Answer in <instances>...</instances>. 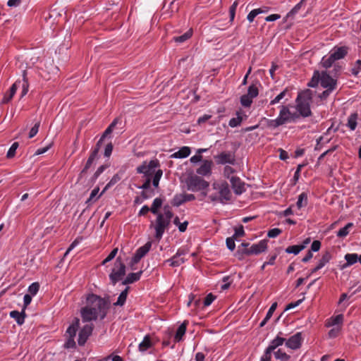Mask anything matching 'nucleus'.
Masks as SVG:
<instances>
[{"label":"nucleus","mask_w":361,"mask_h":361,"mask_svg":"<svg viewBox=\"0 0 361 361\" xmlns=\"http://www.w3.org/2000/svg\"><path fill=\"white\" fill-rule=\"evenodd\" d=\"M237 117L231 118L229 121V126L232 128L239 126L243 119V118L240 116V114H237Z\"/></svg>","instance_id":"45"},{"label":"nucleus","mask_w":361,"mask_h":361,"mask_svg":"<svg viewBox=\"0 0 361 361\" xmlns=\"http://www.w3.org/2000/svg\"><path fill=\"white\" fill-rule=\"evenodd\" d=\"M160 166L158 159H152L150 161H143L142 164L137 167L136 171L137 173L143 174L144 178H152L158 171Z\"/></svg>","instance_id":"6"},{"label":"nucleus","mask_w":361,"mask_h":361,"mask_svg":"<svg viewBox=\"0 0 361 361\" xmlns=\"http://www.w3.org/2000/svg\"><path fill=\"white\" fill-rule=\"evenodd\" d=\"M310 115V114H279L277 118L270 121L269 126L273 128H276L283 124L296 123L301 118H305Z\"/></svg>","instance_id":"7"},{"label":"nucleus","mask_w":361,"mask_h":361,"mask_svg":"<svg viewBox=\"0 0 361 361\" xmlns=\"http://www.w3.org/2000/svg\"><path fill=\"white\" fill-rule=\"evenodd\" d=\"M118 252V248L116 247L111 250V252L109 253V255L103 260L102 262V264L104 265L107 262L111 261L116 255Z\"/></svg>","instance_id":"47"},{"label":"nucleus","mask_w":361,"mask_h":361,"mask_svg":"<svg viewBox=\"0 0 361 361\" xmlns=\"http://www.w3.org/2000/svg\"><path fill=\"white\" fill-rule=\"evenodd\" d=\"M267 249V241L265 240H262L257 243L252 244L250 247L245 248L243 253L247 255H259L262 252H264Z\"/></svg>","instance_id":"9"},{"label":"nucleus","mask_w":361,"mask_h":361,"mask_svg":"<svg viewBox=\"0 0 361 361\" xmlns=\"http://www.w3.org/2000/svg\"><path fill=\"white\" fill-rule=\"evenodd\" d=\"M173 214L171 211V208L169 205H166L164 207V214H158L156 221V234L155 238L158 240L161 239L163 233H164L165 228L170 224L171 219L173 217Z\"/></svg>","instance_id":"2"},{"label":"nucleus","mask_w":361,"mask_h":361,"mask_svg":"<svg viewBox=\"0 0 361 361\" xmlns=\"http://www.w3.org/2000/svg\"><path fill=\"white\" fill-rule=\"evenodd\" d=\"M281 233V230L277 228H272L268 231L267 235L269 238H276Z\"/></svg>","instance_id":"56"},{"label":"nucleus","mask_w":361,"mask_h":361,"mask_svg":"<svg viewBox=\"0 0 361 361\" xmlns=\"http://www.w3.org/2000/svg\"><path fill=\"white\" fill-rule=\"evenodd\" d=\"M94 329L92 324L85 325L79 331L78 343L82 346L85 344L88 338L92 335Z\"/></svg>","instance_id":"10"},{"label":"nucleus","mask_w":361,"mask_h":361,"mask_svg":"<svg viewBox=\"0 0 361 361\" xmlns=\"http://www.w3.org/2000/svg\"><path fill=\"white\" fill-rule=\"evenodd\" d=\"M187 98L190 99L191 102H196L199 100L200 97L192 90H189L187 93Z\"/></svg>","instance_id":"50"},{"label":"nucleus","mask_w":361,"mask_h":361,"mask_svg":"<svg viewBox=\"0 0 361 361\" xmlns=\"http://www.w3.org/2000/svg\"><path fill=\"white\" fill-rule=\"evenodd\" d=\"M216 161L218 164H234L235 162L234 154L229 152H224L215 157Z\"/></svg>","instance_id":"12"},{"label":"nucleus","mask_w":361,"mask_h":361,"mask_svg":"<svg viewBox=\"0 0 361 361\" xmlns=\"http://www.w3.org/2000/svg\"><path fill=\"white\" fill-rule=\"evenodd\" d=\"M27 71L25 70L23 72V85H22V92H21V97L25 96L29 88V83L28 80L26 77Z\"/></svg>","instance_id":"34"},{"label":"nucleus","mask_w":361,"mask_h":361,"mask_svg":"<svg viewBox=\"0 0 361 361\" xmlns=\"http://www.w3.org/2000/svg\"><path fill=\"white\" fill-rule=\"evenodd\" d=\"M20 83V81H16L15 83L12 85L8 92H7L2 99L1 103L2 104H7L8 103L11 99L13 98V95L16 94V90L18 88V84Z\"/></svg>","instance_id":"20"},{"label":"nucleus","mask_w":361,"mask_h":361,"mask_svg":"<svg viewBox=\"0 0 361 361\" xmlns=\"http://www.w3.org/2000/svg\"><path fill=\"white\" fill-rule=\"evenodd\" d=\"M152 347V342L149 336H145L143 341L139 345L140 351L144 352Z\"/></svg>","instance_id":"28"},{"label":"nucleus","mask_w":361,"mask_h":361,"mask_svg":"<svg viewBox=\"0 0 361 361\" xmlns=\"http://www.w3.org/2000/svg\"><path fill=\"white\" fill-rule=\"evenodd\" d=\"M39 126H40V121H38L35 123L34 126L30 129V131L29 133L30 138L33 137L37 133Z\"/></svg>","instance_id":"51"},{"label":"nucleus","mask_w":361,"mask_h":361,"mask_svg":"<svg viewBox=\"0 0 361 361\" xmlns=\"http://www.w3.org/2000/svg\"><path fill=\"white\" fill-rule=\"evenodd\" d=\"M290 98V92L288 88L284 89L279 94H277L274 99L270 101V105H274L276 104H285Z\"/></svg>","instance_id":"14"},{"label":"nucleus","mask_w":361,"mask_h":361,"mask_svg":"<svg viewBox=\"0 0 361 361\" xmlns=\"http://www.w3.org/2000/svg\"><path fill=\"white\" fill-rule=\"evenodd\" d=\"M230 182L231 183L232 188L236 195H240L244 192V183L238 177L231 176L230 178Z\"/></svg>","instance_id":"16"},{"label":"nucleus","mask_w":361,"mask_h":361,"mask_svg":"<svg viewBox=\"0 0 361 361\" xmlns=\"http://www.w3.org/2000/svg\"><path fill=\"white\" fill-rule=\"evenodd\" d=\"M163 200L161 198H155L153 201L152 207H150V212L154 214L158 215V209L161 207Z\"/></svg>","instance_id":"29"},{"label":"nucleus","mask_w":361,"mask_h":361,"mask_svg":"<svg viewBox=\"0 0 361 361\" xmlns=\"http://www.w3.org/2000/svg\"><path fill=\"white\" fill-rule=\"evenodd\" d=\"M121 180V177L118 174H115L110 181L106 184L102 192H101V195L104 193L109 188H110L111 186L115 185L116 183H118Z\"/></svg>","instance_id":"37"},{"label":"nucleus","mask_w":361,"mask_h":361,"mask_svg":"<svg viewBox=\"0 0 361 361\" xmlns=\"http://www.w3.org/2000/svg\"><path fill=\"white\" fill-rule=\"evenodd\" d=\"M314 78L319 80L321 86L326 89V92H332L335 90L337 80L333 78L326 71H314Z\"/></svg>","instance_id":"5"},{"label":"nucleus","mask_w":361,"mask_h":361,"mask_svg":"<svg viewBox=\"0 0 361 361\" xmlns=\"http://www.w3.org/2000/svg\"><path fill=\"white\" fill-rule=\"evenodd\" d=\"M126 267L125 264L121 261L120 257H118L114 262V267L111 273L109 274V279L113 285H115L126 275Z\"/></svg>","instance_id":"8"},{"label":"nucleus","mask_w":361,"mask_h":361,"mask_svg":"<svg viewBox=\"0 0 361 361\" xmlns=\"http://www.w3.org/2000/svg\"><path fill=\"white\" fill-rule=\"evenodd\" d=\"M39 288V284L37 282L32 283L28 288V291L32 295L37 294Z\"/></svg>","instance_id":"48"},{"label":"nucleus","mask_w":361,"mask_h":361,"mask_svg":"<svg viewBox=\"0 0 361 361\" xmlns=\"http://www.w3.org/2000/svg\"><path fill=\"white\" fill-rule=\"evenodd\" d=\"M353 226L354 224L353 223L347 224L344 227L340 228L337 231L336 236L341 238L346 237L350 233V231L353 228Z\"/></svg>","instance_id":"25"},{"label":"nucleus","mask_w":361,"mask_h":361,"mask_svg":"<svg viewBox=\"0 0 361 361\" xmlns=\"http://www.w3.org/2000/svg\"><path fill=\"white\" fill-rule=\"evenodd\" d=\"M154 195V190H152V189H149V190H143L141 192V197L144 200L149 199V198L152 197Z\"/></svg>","instance_id":"53"},{"label":"nucleus","mask_w":361,"mask_h":361,"mask_svg":"<svg viewBox=\"0 0 361 361\" xmlns=\"http://www.w3.org/2000/svg\"><path fill=\"white\" fill-rule=\"evenodd\" d=\"M302 250H304V245H295L288 246V247H286L285 251L288 254H294L295 255H296L299 254V252Z\"/></svg>","instance_id":"33"},{"label":"nucleus","mask_w":361,"mask_h":361,"mask_svg":"<svg viewBox=\"0 0 361 361\" xmlns=\"http://www.w3.org/2000/svg\"><path fill=\"white\" fill-rule=\"evenodd\" d=\"M151 246L152 243L149 241L143 246L139 247L135 253L142 258L149 251Z\"/></svg>","instance_id":"31"},{"label":"nucleus","mask_w":361,"mask_h":361,"mask_svg":"<svg viewBox=\"0 0 361 361\" xmlns=\"http://www.w3.org/2000/svg\"><path fill=\"white\" fill-rule=\"evenodd\" d=\"M274 357L276 359L279 360L280 361H288L290 358V355L286 354L285 352L279 349L277 351L274 352Z\"/></svg>","instance_id":"35"},{"label":"nucleus","mask_w":361,"mask_h":361,"mask_svg":"<svg viewBox=\"0 0 361 361\" xmlns=\"http://www.w3.org/2000/svg\"><path fill=\"white\" fill-rule=\"evenodd\" d=\"M107 168L106 165H102L100 166L97 171H95L94 174L93 175V178L97 179L102 173Z\"/></svg>","instance_id":"64"},{"label":"nucleus","mask_w":361,"mask_h":361,"mask_svg":"<svg viewBox=\"0 0 361 361\" xmlns=\"http://www.w3.org/2000/svg\"><path fill=\"white\" fill-rule=\"evenodd\" d=\"M109 298H102L94 294L89 295L87 298V305L80 310L82 321L87 322L96 320L99 316L100 319H104L109 308Z\"/></svg>","instance_id":"1"},{"label":"nucleus","mask_w":361,"mask_h":361,"mask_svg":"<svg viewBox=\"0 0 361 361\" xmlns=\"http://www.w3.org/2000/svg\"><path fill=\"white\" fill-rule=\"evenodd\" d=\"M336 61V60L334 59V58L331 57V54L329 53V56H324L322 57L321 60V64L324 68H329L331 67Z\"/></svg>","instance_id":"27"},{"label":"nucleus","mask_w":361,"mask_h":361,"mask_svg":"<svg viewBox=\"0 0 361 361\" xmlns=\"http://www.w3.org/2000/svg\"><path fill=\"white\" fill-rule=\"evenodd\" d=\"M80 326V319L77 317L74 318L72 324L68 326L66 334L68 337L75 338L76 333Z\"/></svg>","instance_id":"21"},{"label":"nucleus","mask_w":361,"mask_h":361,"mask_svg":"<svg viewBox=\"0 0 361 361\" xmlns=\"http://www.w3.org/2000/svg\"><path fill=\"white\" fill-rule=\"evenodd\" d=\"M343 317L342 314L336 315V317L331 318V322L328 324V326H335L338 325L343 322Z\"/></svg>","instance_id":"44"},{"label":"nucleus","mask_w":361,"mask_h":361,"mask_svg":"<svg viewBox=\"0 0 361 361\" xmlns=\"http://www.w3.org/2000/svg\"><path fill=\"white\" fill-rule=\"evenodd\" d=\"M331 259V255L330 252H326L324 254H323V255L319 259L318 264H317L319 268H320V269L323 268L327 263L329 262Z\"/></svg>","instance_id":"30"},{"label":"nucleus","mask_w":361,"mask_h":361,"mask_svg":"<svg viewBox=\"0 0 361 361\" xmlns=\"http://www.w3.org/2000/svg\"><path fill=\"white\" fill-rule=\"evenodd\" d=\"M313 92L307 89L298 93L296 98V109L298 113H312L310 104L312 101Z\"/></svg>","instance_id":"4"},{"label":"nucleus","mask_w":361,"mask_h":361,"mask_svg":"<svg viewBox=\"0 0 361 361\" xmlns=\"http://www.w3.org/2000/svg\"><path fill=\"white\" fill-rule=\"evenodd\" d=\"M18 146H19L18 142H16L12 144V145L9 148V149L7 152V154H6V157L8 159H11L15 157L16 152V149H18Z\"/></svg>","instance_id":"41"},{"label":"nucleus","mask_w":361,"mask_h":361,"mask_svg":"<svg viewBox=\"0 0 361 361\" xmlns=\"http://www.w3.org/2000/svg\"><path fill=\"white\" fill-rule=\"evenodd\" d=\"M151 181H152V178H150V177L145 178V180L144 183L141 186H140L139 188L142 189L143 190H147L151 189L150 188Z\"/></svg>","instance_id":"60"},{"label":"nucleus","mask_w":361,"mask_h":361,"mask_svg":"<svg viewBox=\"0 0 361 361\" xmlns=\"http://www.w3.org/2000/svg\"><path fill=\"white\" fill-rule=\"evenodd\" d=\"M281 334V333H279L277 335V336L271 341L269 346L265 349V351H267V353L272 354V353L274 351V350L276 348H277L278 347H279L283 344V343L286 340H285V338H283L279 336V334Z\"/></svg>","instance_id":"18"},{"label":"nucleus","mask_w":361,"mask_h":361,"mask_svg":"<svg viewBox=\"0 0 361 361\" xmlns=\"http://www.w3.org/2000/svg\"><path fill=\"white\" fill-rule=\"evenodd\" d=\"M76 343L75 342L74 338L68 337L66 342L64 344V347L66 348H75Z\"/></svg>","instance_id":"57"},{"label":"nucleus","mask_w":361,"mask_h":361,"mask_svg":"<svg viewBox=\"0 0 361 361\" xmlns=\"http://www.w3.org/2000/svg\"><path fill=\"white\" fill-rule=\"evenodd\" d=\"M142 274V271H140L137 273H130L124 281H123L122 284L127 285L138 281L140 279Z\"/></svg>","instance_id":"23"},{"label":"nucleus","mask_w":361,"mask_h":361,"mask_svg":"<svg viewBox=\"0 0 361 361\" xmlns=\"http://www.w3.org/2000/svg\"><path fill=\"white\" fill-rule=\"evenodd\" d=\"M112 151H113V145L111 142H110V143L107 144L105 147L104 152V157H110V155L112 153Z\"/></svg>","instance_id":"63"},{"label":"nucleus","mask_w":361,"mask_h":361,"mask_svg":"<svg viewBox=\"0 0 361 361\" xmlns=\"http://www.w3.org/2000/svg\"><path fill=\"white\" fill-rule=\"evenodd\" d=\"M189 186L192 189L195 190H201L207 188L209 186V183L198 177L192 178L189 183Z\"/></svg>","instance_id":"15"},{"label":"nucleus","mask_w":361,"mask_h":361,"mask_svg":"<svg viewBox=\"0 0 361 361\" xmlns=\"http://www.w3.org/2000/svg\"><path fill=\"white\" fill-rule=\"evenodd\" d=\"M178 255H179V252H178L173 257L165 261V264H169V265L171 267H178L180 264V262L178 260Z\"/></svg>","instance_id":"43"},{"label":"nucleus","mask_w":361,"mask_h":361,"mask_svg":"<svg viewBox=\"0 0 361 361\" xmlns=\"http://www.w3.org/2000/svg\"><path fill=\"white\" fill-rule=\"evenodd\" d=\"M129 289L128 286L120 293L117 301L114 304L115 306H123L125 304Z\"/></svg>","instance_id":"26"},{"label":"nucleus","mask_w":361,"mask_h":361,"mask_svg":"<svg viewBox=\"0 0 361 361\" xmlns=\"http://www.w3.org/2000/svg\"><path fill=\"white\" fill-rule=\"evenodd\" d=\"M10 317L15 319L18 325H22L26 317L25 310L23 309L20 312L17 310L11 311L10 312Z\"/></svg>","instance_id":"22"},{"label":"nucleus","mask_w":361,"mask_h":361,"mask_svg":"<svg viewBox=\"0 0 361 361\" xmlns=\"http://www.w3.org/2000/svg\"><path fill=\"white\" fill-rule=\"evenodd\" d=\"M357 114H350L348 119L347 126L351 130H354L357 127Z\"/></svg>","instance_id":"36"},{"label":"nucleus","mask_w":361,"mask_h":361,"mask_svg":"<svg viewBox=\"0 0 361 361\" xmlns=\"http://www.w3.org/2000/svg\"><path fill=\"white\" fill-rule=\"evenodd\" d=\"M82 237L77 238L69 246L68 250H66V253L64 254V257H66L71 250H72L76 245L79 244V243L82 240Z\"/></svg>","instance_id":"54"},{"label":"nucleus","mask_w":361,"mask_h":361,"mask_svg":"<svg viewBox=\"0 0 361 361\" xmlns=\"http://www.w3.org/2000/svg\"><path fill=\"white\" fill-rule=\"evenodd\" d=\"M93 162L94 161L90 159L89 158L87 159L83 169L81 171L79 175L80 178H81L87 172L88 169L91 167Z\"/></svg>","instance_id":"49"},{"label":"nucleus","mask_w":361,"mask_h":361,"mask_svg":"<svg viewBox=\"0 0 361 361\" xmlns=\"http://www.w3.org/2000/svg\"><path fill=\"white\" fill-rule=\"evenodd\" d=\"M162 174H163L162 170L158 169L156 174H154V176H153V177H152L151 182H152V185L154 188H157L159 186V180L162 176Z\"/></svg>","instance_id":"39"},{"label":"nucleus","mask_w":361,"mask_h":361,"mask_svg":"<svg viewBox=\"0 0 361 361\" xmlns=\"http://www.w3.org/2000/svg\"><path fill=\"white\" fill-rule=\"evenodd\" d=\"M99 190V187H97V188H95L94 189H93V190H92L90 197H89V198L87 199V200L86 201V203H87V204H91V202H92L93 199H94V198L96 197V195L98 194Z\"/></svg>","instance_id":"61"},{"label":"nucleus","mask_w":361,"mask_h":361,"mask_svg":"<svg viewBox=\"0 0 361 361\" xmlns=\"http://www.w3.org/2000/svg\"><path fill=\"white\" fill-rule=\"evenodd\" d=\"M240 103L245 107H248L252 103V99L246 94L240 97Z\"/></svg>","instance_id":"42"},{"label":"nucleus","mask_w":361,"mask_h":361,"mask_svg":"<svg viewBox=\"0 0 361 361\" xmlns=\"http://www.w3.org/2000/svg\"><path fill=\"white\" fill-rule=\"evenodd\" d=\"M307 204V195L305 192H302L299 195L296 206L298 209H301Z\"/></svg>","instance_id":"32"},{"label":"nucleus","mask_w":361,"mask_h":361,"mask_svg":"<svg viewBox=\"0 0 361 361\" xmlns=\"http://www.w3.org/2000/svg\"><path fill=\"white\" fill-rule=\"evenodd\" d=\"M302 4V2H298L295 6L287 13V18L293 17L300 10Z\"/></svg>","instance_id":"46"},{"label":"nucleus","mask_w":361,"mask_h":361,"mask_svg":"<svg viewBox=\"0 0 361 361\" xmlns=\"http://www.w3.org/2000/svg\"><path fill=\"white\" fill-rule=\"evenodd\" d=\"M302 341V334L298 332L286 341V346L292 350H297L301 347Z\"/></svg>","instance_id":"11"},{"label":"nucleus","mask_w":361,"mask_h":361,"mask_svg":"<svg viewBox=\"0 0 361 361\" xmlns=\"http://www.w3.org/2000/svg\"><path fill=\"white\" fill-rule=\"evenodd\" d=\"M346 262L343 264V268L348 267L357 262L358 255L356 253H348L344 257Z\"/></svg>","instance_id":"24"},{"label":"nucleus","mask_w":361,"mask_h":361,"mask_svg":"<svg viewBox=\"0 0 361 361\" xmlns=\"http://www.w3.org/2000/svg\"><path fill=\"white\" fill-rule=\"evenodd\" d=\"M47 23L50 25L58 24L61 20H63L62 14L57 8L51 9L49 12L48 16L45 17Z\"/></svg>","instance_id":"13"},{"label":"nucleus","mask_w":361,"mask_h":361,"mask_svg":"<svg viewBox=\"0 0 361 361\" xmlns=\"http://www.w3.org/2000/svg\"><path fill=\"white\" fill-rule=\"evenodd\" d=\"M216 297L212 293H209L204 298V305L209 306L215 300Z\"/></svg>","instance_id":"55"},{"label":"nucleus","mask_w":361,"mask_h":361,"mask_svg":"<svg viewBox=\"0 0 361 361\" xmlns=\"http://www.w3.org/2000/svg\"><path fill=\"white\" fill-rule=\"evenodd\" d=\"M259 94L258 87L256 85H251L247 88V95L251 97L252 99L255 98Z\"/></svg>","instance_id":"38"},{"label":"nucleus","mask_w":361,"mask_h":361,"mask_svg":"<svg viewBox=\"0 0 361 361\" xmlns=\"http://www.w3.org/2000/svg\"><path fill=\"white\" fill-rule=\"evenodd\" d=\"M212 162L204 160L202 165L197 169V173L202 176H207L211 173Z\"/></svg>","instance_id":"19"},{"label":"nucleus","mask_w":361,"mask_h":361,"mask_svg":"<svg viewBox=\"0 0 361 361\" xmlns=\"http://www.w3.org/2000/svg\"><path fill=\"white\" fill-rule=\"evenodd\" d=\"M226 246L228 250L233 251L235 247V238L232 236L231 238H228L226 240Z\"/></svg>","instance_id":"52"},{"label":"nucleus","mask_w":361,"mask_h":361,"mask_svg":"<svg viewBox=\"0 0 361 361\" xmlns=\"http://www.w3.org/2000/svg\"><path fill=\"white\" fill-rule=\"evenodd\" d=\"M245 233L244 228L243 226H240L238 228H235V233L233 234V237L234 238L237 237L243 236Z\"/></svg>","instance_id":"62"},{"label":"nucleus","mask_w":361,"mask_h":361,"mask_svg":"<svg viewBox=\"0 0 361 361\" xmlns=\"http://www.w3.org/2000/svg\"><path fill=\"white\" fill-rule=\"evenodd\" d=\"M214 190L218 191L219 195H210L209 199L212 201H219L222 204H226L232 198V193L229 189L228 183L221 181L213 184Z\"/></svg>","instance_id":"3"},{"label":"nucleus","mask_w":361,"mask_h":361,"mask_svg":"<svg viewBox=\"0 0 361 361\" xmlns=\"http://www.w3.org/2000/svg\"><path fill=\"white\" fill-rule=\"evenodd\" d=\"M260 13H262V8L253 9L247 14V19L250 23H252L253 22L255 18Z\"/></svg>","instance_id":"40"},{"label":"nucleus","mask_w":361,"mask_h":361,"mask_svg":"<svg viewBox=\"0 0 361 361\" xmlns=\"http://www.w3.org/2000/svg\"><path fill=\"white\" fill-rule=\"evenodd\" d=\"M277 307V302H274L271 307H269L268 312H267V314L265 317H267V319H270L271 317H272L273 315V313L274 312V311L276 310Z\"/></svg>","instance_id":"58"},{"label":"nucleus","mask_w":361,"mask_h":361,"mask_svg":"<svg viewBox=\"0 0 361 361\" xmlns=\"http://www.w3.org/2000/svg\"><path fill=\"white\" fill-rule=\"evenodd\" d=\"M331 57L336 61L343 59L348 54V48L346 47H335L330 51Z\"/></svg>","instance_id":"17"},{"label":"nucleus","mask_w":361,"mask_h":361,"mask_svg":"<svg viewBox=\"0 0 361 361\" xmlns=\"http://www.w3.org/2000/svg\"><path fill=\"white\" fill-rule=\"evenodd\" d=\"M234 172H235V170L231 166H226L224 167V175L227 178L230 179V178H231L230 176L231 174H233Z\"/></svg>","instance_id":"59"}]
</instances>
